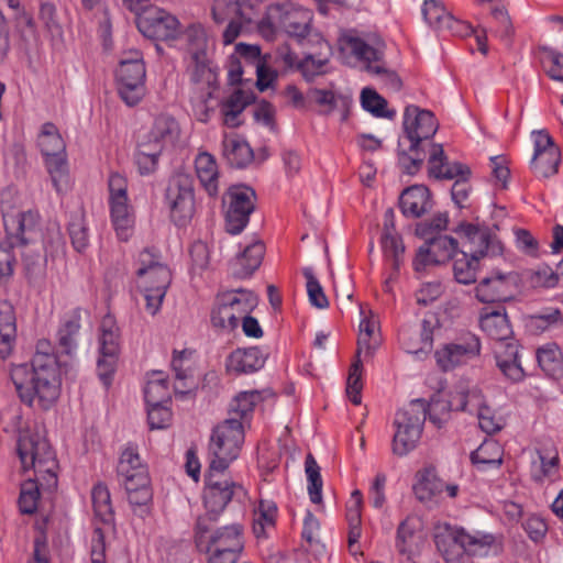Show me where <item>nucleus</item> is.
<instances>
[{
    "label": "nucleus",
    "mask_w": 563,
    "mask_h": 563,
    "mask_svg": "<svg viewBox=\"0 0 563 563\" xmlns=\"http://www.w3.org/2000/svg\"><path fill=\"white\" fill-rule=\"evenodd\" d=\"M504 449L496 440H485L471 454V461L478 472L498 470L503 464Z\"/></svg>",
    "instance_id": "40"
},
{
    "label": "nucleus",
    "mask_w": 563,
    "mask_h": 563,
    "mask_svg": "<svg viewBox=\"0 0 563 563\" xmlns=\"http://www.w3.org/2000/svg\"><path fill=\"white\" fill-rule=\"evenodd\" d=\"M537 360L542 371L550 377H563V355L556 343H548L537 351Z\"/></svg>",
    "instance_id": "45"
},
{
    "label": "nucleus",
    "mask_w": 563,
    "mask_h": 563,
    "mask_svg": "<svg viewBox=\"0 0 563 563\" xmlns=\"http://www.w3.org/2000/svg\"><path fill=\"white\" fill-rule=\"evenodd\" d=\"M151 137L167 150L175 146L180 136V126L178 122L168 114H161L155 118L152 128L147 132Z\"/></svg>",
    "instance_id": "44"
},
{
    "label": "nucleus",
    "mask_w": 563,
    "mask_h": 563,
    "mask_svg": "<svg viewBox=\"0 0 563 563\" xmlns=\"http://www.w3.org/2000/svg\"><path fill=\"white\" fill-rule=\"evenodd\" d=\"M214 518L200 516L195 527V543L199 551L242 552L243 529L240 525L213 529Z\"/></svg>",
    "instance_id": "14"
},
{
    "label": "nucleus",
    "mask_w": 563,
    "mask_h": 563,
    "mask_svg": "<svg viewBox=\"0 0 563 563\" xmlns=\"http://www.w3.org/2000/svg\"><path fill=\"white\" fill-rule=\"evenodd\" d=\"M423 544L420 519L408 516L397 528L395 542L397 551L411 560L421 552Z\"/></svg>",
    "instance_id": "30"
},
{
    "label": "nucleus",
    "mask_w": 563,
    "mask_h": 563,
    "mask_svg": "<svg viewBox=\"0 0 563 563\" xmlns=\"http://www.w3.org/2000/svg\"><path fill=\"white\" fill-rule=\"evenodd\" d=\"M118 476L132 506H146L153 498L148 471L135 446L129 444L121 453Z\"/></svg>",
    "instance_id": "9"
},
{
    "label": "nucleus",
    "mask_w": 563,
    "mask_h": 563,
    "mask_svg": "<svg viewBox=\"0 0 563 563\" xmlns=\"http://www.w3.org/2000/svg\"><path fill=\"white\" fill-rule=\"evenodd\" d=\"M137 29L146 37L157 41L176 40L180 34L178 19L158 7H151L137 18Z\"/></svg>",
    "instance_id": "23"
},
{
    "label": "nucleus",
    "mask_w": 563,
    "mask_h": 563,
    "mask_svg": "<svg viewBox=\"0 0 563 563\" xmlns=\"http://www.w3.org/2000/svg\"><path fill=\"white\" fill-rule=\"evenodd\" d=\"M361 104L364 110L377 118H393L395 112L386 109L387 101L371 88H364L361 93Z\"/></svg>",
    "instance_id": "59"
},
{
    "label": "nucleus",
    "mask_w": 563,
    "mask_h": 563,
    "mask_svg": "<svg viewBox=\"0 0 563 563\" xmlns=\"http://www.w3.org/2000/svg\"><path fill=\"white\" fill-rule=\"evenodd\" d=\"M191 63L189 69L191 71V80L200 86V90L211 89V69L208 65V56H202L198 58H190Z\"/></svg>",
    "instance_id": "64"
},
{
    "label": "nucleus",
    "mask_w": 563,
    "mask_h": 563,
    "mask_svg": "<svg viewBox=\"0 0 563 563\" xmlns=\"http://www.w3.org/2000/svg\"><path fill=\"white\" fill-rule=\"evenodd\" d=\"M277 506L272 500H260L254 510L253 532L256 538H266L268 531L275 528Z\"/></svg>",
    "instance_id": "47"
},
{
    "label": "nucleus",
    "mask_w": 563,
    "mask_h": 563,
    "mask_svg": "<svg viewBox=\"0 0 563 563\" xmlns=\"http://www.w3.org/2000/svg\"><path fill=\"white\" fill-rule=\"evenodd\" d=\"M257 296L247 289H234L219 295L211 310V323L214 328L233 331L246 313L257 306Z\"/></svg>",
    "instance_id": "12"
},
{
    "label": "nucleus",
    "mask_w": 563,
    "mask_h": 563,
    "mask_svg": "<svg viewBox=\"0 0 563 563\" xmlns=\"http://www.w3.org/2000/svg\"><path fill=\"white\" fill-rule=\"evenodd\" d=\"M305 472L308 481V493L313 504H320L322 500V477L320 467L311 453L306 456Z\"/></svg>",
    "instance_id": "55"
},
{
    "label": "nucleus",
    "mask_w": 563,
    "mask_h": 563,
    "mask_svg": "<svg viewBox=\"0 0 563 563\" xmlns=\"http://www.w3.org/2000/svg\"><path fill=\"white\" fill-rule=\"evenodd\" d=\"M254 102V96L250 91L238 89L222 100L220 111L224 125L238 128L242 124L241 115L245 108Z\"/></svg>",
    "instance_id": "36"
},
{
    "label": "nucleus",
    "mask_w": 563,
    "mask_h": 563,
    "mask_svg": "<svg viewBox=\"0 0 563 563\" xmlns=\"http://www.w3.org/2000/svg\"><path fill=\"white\" fill-rule=\"evenodd\" d=\"M16 453L24 472L52 473L56 466L49 443L37 432L20 430Z\"/></svg>",
    "instance_id": "16"
},
{
    "label": "nucleus",
    "mask_w": 563,
    "mask_h": 563,
    "mask_svg": "<svg viewBox=\"0 0 563 563\" xmlns=\"http://www.w3.org/2000/svg\"><path fill=\"white\" fill-rule=\"evenodd\" d=\"M490 15L494 23V26H492V32H494L503 41L509 43L515 33V29L505 5L501 3L494 4L490 8Z\"/></svg>",
    "instance_id": "56"
},
{
    "label": "nucleus",
    "mask_w": 563,
    "mask_h": 563,
    "mask_svg": "<svg viewBox=\"0 0 563 563\" xmlns=\"http://www.w3.org/2000/svg\"><path fill=\"white\" fill-rule=\"evenodd\" d=\"M36 223L37 214L32 211L7 212L3 214L8 245H0V278L13 273L14 256L11 249L29 243V234L35 229Z\"/></svg>",
    "instance_id": "15"
},
{
    "label": "nucleus",
    "mask_w": 563,
    "mask_h": 563,
    "mask_svg": "<svg viewBox=\"0 0 563 563\" xmlns=\"http://www.w3.org/2000/svg\"><path fill=\"white\" fill-rule=\"evenodd\" d=\"M540 63L550 78L563 82V54L552 49L540 51Z\"/></svg>",
    "instance_id": "60"
},
{
    "label": "nucleus",
    "mask_w": 563,
    "mask_h": 563,
    "mask_svg": "<svg viewBox=\"0 0 563 563\" xmlns=\"http://www.w3.org/2000/svg\"><path fill=\"white\" fill-rule=\"evenodd\" d=\"M223 153L228 162L238 168L245 167L253 158L251 146L236 137H227L223 141Z\"/></svg>",
    "instance_id": "49"
},
{
    "label": "nucleus",
    "mask_w": 563,
    "mask_h": 563,
    "mask_svg": "<svg viewBox=\"0 0 563 563\" xmlns=\"http://www.w3.org/2000/svg\"><path fill=\"white\" fill-rule=\"evenodd\" d=\"M428 172L437 179H455L451 196L454 203L462 208L468 198L471 169L467 165L453 162L450 163L441 144H429Z\"/></svg>",
    "instance_id": "13"
},
{
    "label": "nucleus",
    "mask_w": 563,
    "mask_h": 563,
    "mask_svg": "<svg viewBox=\"0 0 563 563\" xmlns=\"http://www.w3.org/2000/svg\"><path fill=\"white\" fill-rule=\"evenodd\" d=\"M16 327L13 311L8 308L0 312V356L5 358L10 355L15 342Z\"/></svg>",
    "instance_id": "52"
},
{
    "label": "nucleus",
    "mask_w": 563,
    "mask_h": 563,
    "mask_svg": "<svg viewBox=\"0 0 563 563\" xmlns=\"http://www.w3.org/2000/svg\"><path fill=\"white\" fill-rule=\"evenodd\" d=\"M265 254V245L262 241L247 244L243 252L235 258L233 274L240 278L252 275L261 265Z\"/></svg>",
    "instance_id": "43"
},
{
    "label": "nucleus",
    "mask_w": 563,
    "mask_h": 563,
    "mask_svg": "<svg viewBox=\"0 0 563 563\" xmlns=\"http://www.w3.org/2000/svg\"><path fill=\"white\" fill-rule=\"evenodd\" d=\"M404 135L399 139L398 146L408 143L409 148L422 146L424 141L433 137L439 124L434 114L429 110L417 106H407L404 112Z\"/></svg>",
    "instance_id": "21"
},
{
    "label": "nucleus",
    "mask_w": 563,
    "mask_h": 563,
    "mask_svg": "<svg viewBox=\"0 0 563 563\" xmlns=\"http://www.w3.org/2000/svg\"><path fill=\"white\" fill-rule=\"evenodd\" d=\"M110 217L118 238L128 241L134 228L133 208L129 199L109 200Z\"/></svg>",
    "instance_id": "39"
},
{
    "label": "nucleus",
    "mask_w": 563,
    "mask_h": 563,
    "mask_svg": "<svg viewBox=\"0 0 563 563\" xmlns=\"http://www.w3.org/2000/svg\"><path fill=\"white\" fill-rule=\"evenodd\" d=\"M92 506L95 515L104 523H110L113 519V509L108 487L104 484H97L91 492Z\"/></svg>",
    "instance_id": "54"
},
{
    "label": "nucleus",
    "mask_w": 563,
    "mask_h": 563,
    "mask_svg": "<svg viewBox=\"0 0 563 563\" xmlns=\"http://www.w3.org/2000/svg\"><path fill=\"white\" fill-rule=\"evenodd\" d=\"M196 175L200 185L210 197L219 194V169L213 155L200 152L195 158Z\"/></svg>",
    "instance_id": "37"
},
{
    "label": "nucleus",
    "mask_w": 563,
    "mask_h": 563,
    "mask_svg": "<svg viewBox=\"0 0 563 563\" xmlns=\"http://www.w3.org/2000/svg\"><path fill=\"white\" fill-rule=\"evenodd\" d=\"M534 153L531 169L539 177H550L558 172L561 153L553 139L545 131L533 132Z\"/></svg>",
    "instance_id": "27"
},
{
    "label": "nucleus",
    "mask_w": 563,
    "mask_h": 563,
    "mask_svg": "<svg viewBox=\"0 0 563 563\" xmlns=\"http://www.w3.org/2000/svg\"><path fill=\"white\" fill-rule=\"evenodd\" d=\"M244 437L243 422L234 417L218 424L209 443L210 468L225 471L239 456Z\"/></svg>",
    "instance_id": "10"
},
{
    "label": "nucleus",
    "mask_w": 563,
    "mask_h": 563,
    "mask_svg": "<svg viewBox=\"0 0 563 563\" xmlns=\"http://www.w3.org/2000/svg\"><path fill=\"white\" fill-rule=\"evenodd\" d=\"M121 335L114 317L107 314L99 325L98 344L99 358L97 373L106 388L112 383L120 352Z\"/></svg>",
    "instance_id": "17"
},
{
    "label": "nucleus",
    "mask_w": 563,
    "mask_h": 563,
    "mask_svg": "<svg viewBox=\"0 0 563 563\" xmlns=\"http://www.w3.org/2000/svg\"><path fill=\"white\" fill-rule=\"evenodd\" d=\"M382 249L393 271L398 272L402 263L405 246L400 236L386 229L382 236Z\"/></svg>",
    "instance_id": "50"
},
{
    "label": "nucleus",
    "mask_w": 563,
    "mask_h": 563,
    "mask_svg": "<svg viewBox=\"0 0 563 563\" xmlns=\"http://www.w3.org/2000/svg\"><path fill=\"white\" fill-rule=\"evenodd\" d=\"M10 376L19 398L30 407L37 399L41 408L48 409L59 397V363L48 341H38L31 366L14 365Z\"/></svg>",
    "instance_id": "1"
},
{
    "label": "nucleus",
    "mask_w": 563,
    "mask_h": 563,
    "mask_svg": "<svg viewBox=\"0 0 563 563\" xmlns=\"http://www.w3.org/2000/svg\"><path fill=\"white\" fill-rule=\"evenodd\" d=\"M426 158V152L421 146L415 150L409 148L408 143L399 146V163L405 173L415 175L422 166Z\"/></svg>",
    "instance_id": "61"
},
{
    "label": "nucleus",
    "mask_w": 563,
    "mask_h": 563,
    "mask_svg": "<svg viewBox=\"0 0 563 563\" xmlns=\"http://www.w3.org/2000/svg\"><path fill=\"white\" fill-rule=\"evenodd\" d=\"M255 191L247 186H232L223 197L225 227L231 234L241 233L254 211Z\"/></svg>",
    "instance_id": "19"
},
{
    "label": "nucleus",
    "mask_w": 563,
    "mask_h": 563,
    "mask_svg": "<svg viewBox=\"0 0 563 563\" xmlns=\"http://www.w3.org/2000/svg\"><path fill=\"white\" fill-rule=\"evenodd\" d=\"M560 457L556 449L538 448L531 454L530 477L534 483H543V481L559 470Z\"/></svg>",
    "instance_id": "33"
},
{
    "label": "nucleus",
    "mask_w": 563,
    "mask_h": 563,
    "mask_svg": "<svg viewBox=\"0 0 563 563\" xmlns=\"http://www.w3.org/2000/svg\"><path fill=\"white\" fill-rule=\"evenodd\" d=\"M260 400L261 394L257 390L240 393L230 404V417L239 419L244 424Z\"/></svg>",
    "instance_id": "51"
},
{
    "label": "nucleus",
    "mask_w": 563,
    "mask_h": 563,
    "mask_svg": "<svg viewBox=\"0 0 563 563\" xmlns=\"http://www.w3.org/2000/svg\"><path fill=\"white\" fill-rule=\"evenodd\" d=\"M155 140L148 133H144L137 141L134 162L142 176H148L157 170L159 157L165 151Z\"/></svg>",
    "instance_id": "32"
},
{
    "label": "nucleus",
    "mask_w": 563,
    "mask_h": 563,
    "mask_svg": "<svg viewBox=\"0 0 563 563\" xmlns=\"http://www.w3.org/2000/svg\"><path fill=\"white\" fill-rule=\"evenodd\" d=\"M302 275L306 278V288L309 298V302L319 308L324 309L329 306L327 296L324 295L323 288L319 280L316 278L313 269L311 267H305Z\"/></svg>",
    "instance_id": "62"
},
{
    "label": "nucleus",
    "mask_w": 563,
    "mask_h": 563,
    "mask_svg": "<svg viewBox=\"0 0 563 563\" xmlns=\"http://www.w3.org/2000/svg\"><path fill=\"white\" fill-rule=\"evenodd\" d=\"M312 11L292 2L276 3L267 8L265 15L257 22V29L267 40L283 32L302 43L312 35Z\"/></svg>",
    "instance_id": "5"
},
{
    "label": "nucleus",
    "mask_w": 563,
    "mask_h": 563,
    "mask_svg": "<svg viewBox=\"0 0 563 563\" xmlns=\"http://www.w3.org/2000/svg\"><path fill=\"white\" fill-rule=\"evenodd\" d=\"M224 471L211 470L206 475V486L203 492L205 507L210 518L217 519V516L227 507L236 489H241L235 483L219 477Z\"/></svg>",
    "instance_id": "25"
},
{
    "label": "nucleus",
    "mask_w": 563,
    "mask_h": 563,
    "mask_svg": "<svg viewBox=\"0 0 563 563\" xmlns=\"http://www.w3.org/2000/svg\"><path fill=\"white\" fill-rule=\"evenodd\" d=\"M165 198L174 223L178 227L187 225L195 213V194L190 176H173L168 181Z\"/></svg>",
    "instance_id": "18"
},
{
    "label": "nucleus",
    "mask_w": 563,
    "mask_h": 563,
    "mask_svg": "<svg viewBox=\"0 0 563 563\" xmlns=\"http://www.w3.org/2000/svg\"><path fill=\"white\" fill-rule=\"evenodd\" d=\"M137 264L136 275L145 299V308L154 316L161 309L172 282V273L162 262V256L153 249L143 250L139 254Z\"/></svg>",
    "instance_id": "6"
},
{
    "label": "nucleus",
    "mask_w": 563,
    "mask_h": 563,
    "mask_svg": "<svg viewBox=\"0 0 563 563\" xmlns=\"http://www.w3.org/2000/svg\"><path fill=\"white\" fill-rule=\"evenodd\" d=\"M257 9L245 0H214L212 16L217 23H228L223 31V43L232 44L243 32L257 25Z\"/></svg>",
    "instance_id": "11"
},
{
    "label": "nucleus",
    "mask_w": 563,
    "mask_h": 563,
    "mask_svg": "<svg viewBox=\"0 0 563 563\" xmlns=\"http://www.w3.org/2000/svg\"><path fill=\"white\" fill-rule=\"evenodd\" d=\"M81 318L78 310L66 314L57 331L58 347L62 353L71 355L78 347Z\"/></svg>",
    "instance_id": "41"
},
{
    "label": "nucleus",
    "mask_w": 563,
    "mask_h": 563,
    "mask_svg": "<svg viewBox=\"0 0 563 563\" xmlns=\"http://www.w3.org/2000/svg\"><path fill=\"white\" fill-rule=\"evenodd\" d=\"M379 321L371 311L360 322V334L357 340V354L372 357L380 344Z\"/></svg>",
    "instance_id": "42"
},
{
    "label": "nucleus",
    "mask_w": 563,
    "mask_h": 563,
    "mask_svg": "<svg viewBox=\"0 0 563 563\" xmlns=\"http://www.w3.org/2000/svg\"><path fill=\"white\" fill-rule=\"evenodd\" d=\"M144 398L146 405L170 402V391L163 372H154L150 375L144 387Z\"/></svg>",
    "instance_id": "48"
},
{
    "label": "nucleus",
    "mask_w": 563,
    "mask_h": 563,
    "mask_svg": "<svg viewBox=\"0 0 563 563\" xmlns=\"http://www.w3.org/2000/svg\"><path fill=\"white\" fill-rule=\"evenodd\" d=\"M399 207L406 217H421L432 207L429 189L423 185L405 189L399 198Z\"/></svg>",
    "instance_id": "35"
},
{
    "label": "nucleus",
    "mask_w": 563,
    "mask_h": 563,
    "mask_svg": "<svg viewBox=\"0 0 563 563\" xmlns=\"http://www.w3.org/2000/svg\"><path fill=\"white\" fill-rule=\"evenodd\" d=\"M424 421L426 415L416 411V406H409L396 413L394 421L396 432L391 443L394 454L405 456L417 446Z\"/></svg>",
    "instance_id": "20"
},
{
    "label": "nucleus",
    "mask_w": 563,
    "mask_h": 563,
    "mask_svg": "<svg viewBox=\"0 0 563 563\" xmlns=\"http://www.w3.org/2000/svg\"><path fill=\"white\" fill-rule=\"evenodd\" d=\"M481 329L496 341L494 354L496 365L503 375L511 382H519L525 376L518 345L511 341L512 329L505 308L484 309L479 319Z\"/></svg>",
    "instance_id": "3"
},
{
    "label": "nucleus",
    "mask_w": 563,
    "mask_h": 563,
    "mask_svg": "<svg viewBox=\"0 0 563 563\" xmlns=\"http://www.w3.org/2000/svg\"><path fill=\"white\" fill-rule=\"evenodd\" d=\"M194 351H175L172 360V368L175 373L174 389L176 394H186L196 386L192 375L191 355Z\"/></svg>",
    "instance_id": "38"
},
{
    "label": "nucleus",
    "mask_w": 563,
    "mask_h": 563,
    "mask_svg": "<svg viewBox=\"0 0 563 563\" xmlns=\"http://www.w3.org/2000/svg\"><path fill=\"white\" fill-rule=\"evenodd\" d=\"M457 241L449 235L438 234L427 240L417 251L412 262L417 273L423 272L431 266L446 263L457 253Z\"/></svg>",
    "instance_id": "24"
},
{
    "label": "nucleus",
    "mask_w": 563,
    "mask_h": 563,
    "mask_svg": "<svg viewBox=\"0 0 563 563\" xmlns=\"http://www.w3.org/2000/svg\"><path fill=\"white\" fill-rule=\"evenodd\" d=\"M265 357L258 347L236 349L228 356L225 367L229 373L251 374L260 371Z\"/></svg>",
    "instance_id": "34"
},
{
    "label": "nucleus",
    "mask_w": 563,
    "mask_h": 563,
    "mask_svg": "<svg viewBox=\"0 0 563 563\" xmlns=\"http://www.w3.org/2000/svg\"><path fill=\"white\" fill-rule=\"evenodd\" d=\"M362 374H363V363L361 360V355H358L356 353L355 358L350 366L347 380H346V394H347L350 400L354 405H360L362 401V396H361V391L363 389Z\"/></svg>",
    "instance_id": "57"
},
{
    "label": "nucleus",
    "mask_w": 563,
    "mask_h": 563,
    "mask_svg": "<svg viewBox=\"0 0 563 563\" xmlns=\"http://www.w3.org/2000/svg\"><path fill=\"white\" fill-rule=\"evenodd\" d=\"M461 409L476 415L479 428L487 434L499 432L505 426L503 416L487 404L478 388H472L463 396Z\"/></svg>",
    "instance_id": "28"
},
{
    "label": "nucleus",
    "mask_w": 563,
    "mask_h": 563,
    "mask_svg": "<svg viewBox=\"0 0 563 563\" xmlns=\"http://www.w3.org/2000/svg\"><path fill=\"white\" fill-rule=\"evenodd\" d=\"M340 52L345 64L350 66L362 64L368 73L378 76L393 90L400 89L401 80L399 76L380 63L382 52L361 37L342 36L340 38Z\"/></svg>",
    "instance_id": "8"
},
{
    "label": "nucleus",
    "mask_w": 563,
    "mask_h": 563,
    "mask_svg": "<svg viewBox=\"0 0 563 563\" xmlns=\"http://www.w3.org/2000/svg\"><path fill=\"white\" fill-rule=\"evenodd\" d=\"M187 44V52L190 58H198L207 55L208 37L201 24H191L184 33Z\"/></svg>",
    "instance_id": "53"
},
{
    "label": "nucleus",
    "mask_w": 563,
    "mask_h": 563,
    "mask_svg": "<svg viewBox=\"0 0 563 563\" xmlns=\"http://www.w3.org/2000/svg\"><path fill=\"white\" fill-rule=\"evenodd\" d=\"M131 57L121 59L117 69V82L145 84V65L139 51L130 52Z\"/></svg>",
    "instance_id": "46"
},
{
    "label": "nucleus",
    "mask_w": 563,
    "mask_h": 563,
    "mask_svg": "<svg viewBox=\"0 0 563 563\" xmlns=\"http://www.w3.org/2000/svg\"><path fill=\"white\" fill-rule=\"evenodd\" d=\"M434 542L446 563H472L473 556H487L498 548L490 533H470L463 528L449 526L435 533Z\"/></svg>",
    "instance_id": "4"
},
{
    "label": "nucleus",
    "mask_w": 563,
    "mask_h": 563,
    "mask_svg": "<svg viewBox=\"0 0 563 563\" xmlns=\"http://www.w3.org/2000/svg\"><path fill=\"white\" fill-rule=\"evenodd\" d=\"M518 276L514 272L493 269L475 289L476 298L482 302L506 301L517 287Z\"/></svg>",
    "instance_id": "26"
},
{
    "label": "nucleus",
    "mask_w": 563,
    "mask_h": 563,
    "mask_svg": "<svg viewBox=\"0 0 563 563\" xmlns=\"http://www.w3.org/2000/svg\"><path fill=\"white\" fill-rule=\"evenodd\" d=\"M421 11L428 25L438 31H443L452 15L438 0H424Z\"/></svg>",
    "instance_id": "58"
},
{
    "label": "nucleus",
    "mask_w": 563,
    "mask_h": 563,
    "mask_svg": "<svg viewBox=\"0 0 563 563\" xmlns=\"http://www.w3.org/2000/svg\"><path fill=\"white\" fill-rule=\"evenodd\" d=\"M68 232L71 244L77 252H84L89 245L88 228L82 216L77 214L71 218Z\"/></svg>",
    "instance_id": "63"
},
{
    "label": "nucleus",
    "mask_w": 563,
    "mask_h": 563,
    "mask_svg": "<svg viewBox=\"0 0 563 563\" xmlns=\"http://www.w3.org/2000/svg\"><path fill=\"white\" fill-rule=\"evenodd\" d=\"M37 146L56 192H66L70 187L66 144L54 123L46 122L41 126Z\"/></svg>",
    "instance_id": "7"
},
{
    "label": "nucleus",
    "mask_w": 563,
    "mask_h": 563,
    "mask_svg": "<svg viewBox=\"0 0 563 563\" xmlns=\"http://www.w3.org/2000/svg\"><path fill=\"white\" fill-rule=\"evenodd\" d=\"M461 233L466 240L465 250L457 251L453 257V274L457 283L470 285L476 282L479 260L501 255L504 246L488 227L467 223L461 225Z\"/></svg>",
    "instance_id": "2"
},
{
    "label": "nucleus",
    "mask_w": 563,
    "mask_h": 563,
    "mask_svg": "<svg viewBox=\"0 0 563 563\" xmlns=\"http://www.w3.org/2000/svg\"><path fill=\"white\" fill-rule=\"evenodd\" d=\"M433 323L427 319L417 327L402 328L398 334L402 349L418 358L428 355L433 346Z\"/></svg>",
    "instance_id": "29"
},
{
    "label": "nucleus",
    "mask_w": 563,
    "mask_h": 563,
    "mask_svg": "<svg viewBox=\"0 0 563 563\" xmlns=\"http://www.w3.org/2000/svg\"><path fill=\"white\" fill-rule=\"evenodd\" d=\"M412 490L420 503L437 504L444 490V482L438 476L433 466H427L416 473Z\"/></svg>",
    "instance_id": "31"
},
{
    "label": "nucleus",
    "mask_w": 563,
    "mask_h": 563,
    "mask_svg": "<svg viewBox=\"0 0 563 563\" xmlns=\"http://www.w3.org/2000/svg\"><path fill=\"white\" fill-rule=\"evenodd\" d=\"M481 353L479 339L465 333L455 341L441 345L434 352L437 365L444 372L452 371L475 360Z\"/></svg>",
    "instance_id": "22"
}]
</instances>
